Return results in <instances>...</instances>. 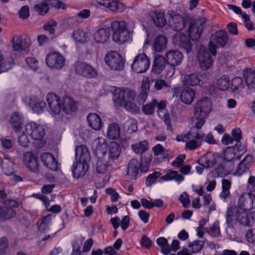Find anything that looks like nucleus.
Segmentation results:
<instances>
[{"mask_svg":"<svg viewBox=\"0 0 255 255\" xmlns=\"http://www.w3.org/2000/svg\"><path fill=\"white\" fill-rule=\"evenodd\" d=\"M46 101L52 114L58 115L62 109L67 114H71L76 111L77 106L74 100L66 97L63 99L62 103L60 99L55 94L49 93L47 95Z\"/></svg>","mask_w":255,"mask_h":255,"instance_id":"f03ea898","label":"nucleus"},{"mask_svg":"<svg viewBox=\"0 0 255 255\" xmlns=\"http://www.w3.org/2000/svg\"><path fill=\"white\" fill-rule=\"evenodd\" d=\"M167 41V37L164 35L157 36L154 40L153 46L154 50L157 52L162 51L165 49Z\"/></svg>","mask_w":255,"mask_h":255,"instance_id":"7c9ffc66","label":"nucleus"},{"mask_svg":"<svg viewBox=\"0 0 255 255\" xmlns=\"http://www.w3.org/2000/svg\"><path fill=\"white\" fill-rule=\"evenodd\" d=\"M204 245L203 241L196 240L193 243H189L188 244L189 248H192V253H196L201 251Z\"/></svg>","mask_w":255,"mask_h":255,"instance_id":"603ef678","label":"nucleus"},{"mask_svg":"<svg viewBox=\"0 0 255 255\" xmlns=\"http://www.w3.org/2000/svg\"><path fill=\"white\" fill-rule=\"evenodd\" d=\"M74 66L76 73L84 77L90 79L98 76L97 70L86 62L77 61Z\"/></svg>","mask_w":255,"mask_h":255,"instance_id":"423d86ee","label":"nucleus"},{"mask_svg":"<svg viewBox=\"0 0 255 255\" xmlns=\"http://www.w3.org/2000/svg\"><path fill=\"white\" fill-rule=\"evenodd\" d=\"M205 27V22L201 19L193 20L189 28L188 35L192 40H198Z\"/></svg>","mask_w":255,"mask_h":255,"instance_id":"f8f14e48","label":"nucleus"},{"mask_svg":"<svg viewBox=\"0 0 255 255\" xmlns=\"http://www.w3.org/2000/svg\"><path fill=\"white\" fill-rule=\"evenodd\" d=\"M89 168L88 163L77 162L73 164L72 172L73 177L80 178L84 176Z\"/></svg>","mask_w":255,"mask_h":255,"instance_id":"f3484780","label":"nucleus"},{"mask_svg":"<svg viewBox=\"0 0 255 255\" xmlns=\"http://www.w3.org/2000/svg\"><path fill=\"white\" fill-rule=\"evenodd\" d=\"M26 131L34 140H41L45 134L43 127L35 122H30L25 125Z\"/></svg>","mask_w":255,"mask_h":255,"instance_id":"6e6552de","label":"nucleus"},{"mask_svg":"<svg viewBox=\"0 0 255 255\" xmlns=\"http://www.w3.org/2000/svg\"><path fill=\"white\" fill-rule=\"evenodd\" d=\"M222 192L221 194V197L226 199L230 195L229 189L231 186V182L230 180L224 179L222 181Z\"/></svg>","mask_w":255,"mask_h":255,"instance_id":"de8ad7c7","label":"nucleus"},{"mask_svg":"<svg viewBox=\"0 0 255 255\" xmlns=\"http://www.w3.org/2000/svg\"><path fill=\"white\" fill-rule=\"evenodd\" d=\"M185 158V154L179 155L178 157H176V159L172 162V165L176 167L181 166L182 165Z\"/></svg>","mask_w":255,"mask_h":255,"instance_id":"338daca9","label":"nucleus"},{"mask_svg":"<svg viewBox=\"0 0 255 255\" xmlns=\"http://www.w3.org/2000/svg\"><path fill=\"white\" fill-rule=\"evenodd\" d=\"M253 162V156L251 155H247L239 163L237 169L236 174L241 175L247 172Z\"/></svg>","mask_w":255,"mask_h":255,"instance_id":"bb28decb","label":"nucleus"},{"mask_svg":"<svg viewBox=\"0 0 255 255\" xmlns=\"http://www.w3.org/2000/svg\"><path fill=\"white\" fill-rule=\"evenodd\" d=\"M41 159L43 164L50 170L54 171L58 170V161L52 153H43L41 155Z\"/></svg>","mask_w":255,"mask_h":255,"instance_id":"dca6fc26","label":"nucleus"},{"mask_svg":"<svg viewBox=\"0 0 255 255\" xmlns=\"http://www.w3.org/2000/svg\"><path fill=\"white\" fill-rule=\"evenodd\" d=\"M111 27L113 31V34H116L117 33L127 29V24L126 21L124 20H117L111 23Z\"/></svg>","mask_w":255,"mask_h":255,"instance_id":"ea45409f","label":"nucleus"},{"mask_svg":"<svg viewBox=\"0 0 255 255\" xmlns=\"http://www.w3.org/2000/svg\"><path fill=\"white\" fill-rule=\"evenodd\" d=\"M200 79L198 74L192 73L189 75H186L183 80V84L186 86H196L199 84Z\"/></svg>","mask_w":255,"mask_h":255,"instance_id":"f704fd0d","label":"nucleus"},{"mask_svg":"<svg viewBox=\"0 0 255 255\" xmlns=\"http://www.w3.org/2000/svg\"><path fill=\"white\" fill-rule=\"evenodd\" d=\"M131 37V33L127 29L116 34H113V40L119 43L123 44L129 41Z\"/></svg>","mask_w":255,"mask_h":255,"instance_id":"c756f323","label":"nucleus"},{"mask_svg":"<svg viewBox=\"0 0 255 255\" xmlns=\"http://www.w3.org/2000/svg\"><path fill=\"white\" fill-rule=\"evenodd\" d=\"M209 234L215 237H218L220 234V230L218 222H215L210 228Z\"/></svg>","mask_w":255,"mask_h":255,"instance_id":"13d9d810","label":"nucleus"},{"mask_svg":"<svg viewBox=\"0 0 255 255\" xmlns=\"http://www.w3.org/2000/svg\"><path fill=\"white\" fill-rule=\"evenodd\" d=\"M25 62L27 65L33 70L38 68V61L34 57H27L25 59Z\"/></svg>","mask_w":255,"mask_h":255,"instance_id":"6e6d98bb","label":"nucleus"},{"mask_svg":"<svg viewBox=\"0 0 255 255\" xmlns=\"http://www.w3.org/2000/svg\"><path fill=\"white\" fill-rule=\"evenodd\" d=\"M238 209L235 206L228 208L226 215V223L229 227H233L238 223Z\"/></svg>","mask_w":255,"mask_h":255,"instance_id":"412c9836","label":"nucleus"},{"mask_svg":"<svg viewBox=\"0 0 255 255\" xmlns=\"http://www.w3.org/2000/svg\"><path fill=\"white\" fill-rule=\"evenodd\" d=\"M34 9L39 15H44L48 12L49 6L48 5L46 0H43L40 3L35 4Z\"/></svg>","mask_w":255,"mask_h":255,"instance_id":"37998d69","label":"nucleus"},{"mask_svg":"<svg viewBox=\"0 0 255 255\" xmlns=\"http://www.w3.org/2000/svg\"><path fill=\"white\" fill-rule=\"evenodd\" d=\"M174 44L186 50L187 53L190 52L192 50V44L189 35L182 33L175 34L172 38Z\"/></svg>","mask_w":255,"mask_h":255,"instance_id":"1a4fd4ad","label":"nucleus"},{"mask_svg":"<svg viewBox=\"0 0 255 255\" xmlns=\"http://www.w3.org/2000/svg\"><path fill=\"white\" fill-rule=\"evenodd\" d=\"M23 161L30 170L36 172L38 169V165L36 157L31 152H27L23 154Z\"/></svg>","mask_w":255,"mask_h":255,"instance_id":"6ab92c4d","label":"nucleus"},{"mask_svg":"<svg viewBox=\"0 0 255 255\" xmlns=\"http://www.w3.org/2000/svg\"><path fill=\"white\" fill-rule=\"evenodd\" d=\"M89 126L93 129L98 130L102 127V122L100 117L95 113H90L87 117Z\"/></svg>","mask_w":255,"mask_h":255,"instance_id":"a878e982","label":"nucleus"},{"mask_svg":"<svg viewBox=\"0 0 255 255\" xmlns=\"http://www.w3.org/2000/svg\"><path fill=\"white\" fill-rule=\"evenodd\" d=\"M228 42V36L226 31L220 30L212 34L209 42L208 47L210 52L204 46L199 48L198 58L200 65L203 70H208L212 65L213 56L217 54V47H223Z\"/></svg>","mask_w":255,"mask_h":255,"instance_id":"f257e3e1","label":"nucleus"},{"mask_svg":"<svg viewBox=\"0 0 255 255\" xmlns=\"http://www.w3.org/2000/svg\"><path fill=\"white\" fill-rule=\"evenodd\" d=\"M121 154V147L116 142H112L109 146L108 162L114 161L117 159Z\"/></svg>","mask_w":255,"mask_h":255,"instance_id":"c85d7f7f","label":"nucleus"},{"mask_svg":"<svg viewBox=\"0 0 255 255\" xmlns=\"http://www.w3.org/2000/svg\"><path fill=\"white\" fill-rule=\"evenodd\" d=\"M75 159L77 162L88 163L90 155L87 147L84 145L78 146L75 149Z\"/></svg>","mask_w":255,"mask_h":255,"instance_id":"2eb2a0df","label":"nucleus"},{"mask_svg":"<svg viewBox=\"0 0 255 255\" xmlns=\"http://www.w3.org/2000/svg\"><path fill=\"white\" fill-rule=\"evenodd\" d=\"M103 5L115 12H122L126 9L125 5L118 0H112L110 3Z\"/></svg>","mask_w":255,"mask_h":255,"instance_id":"72a5a7b5","label":"nucleus"},{"mask_svg":"<svg viewBox=\"0 0 255 255\" xmlns=\"http://www.w3.org/2000/svg\"><path fill=\"white\" fill-rule=\"evenodd\" d=\"M112 93L113 94V100L117 107H122L124 103L127 100H134L135 93L134 91L128 89L123 88L113 87Z\"/></svg>","mask_w":255,"mask_h":255,"instance_id":"20e7f679","label":"nucleus"},{"mask_svg":"<svg viewBox=\"0 0 255 255\" xmlns=\"http://www.w3.org/2000/svg\"><path fill=\"white\" fill-rule=\"evenodd\" d=\"M157 104V101L153 99L151 103L143 106L142 110L145 115H151L154 113V107Z\"/></svg>","mask_w":255,"mask_h":255,"instance_id":"09e8293b","label":"nucleus"},{"mask_svg":"<svg viewBox=\"0 0 255 255\" xmlns=\"http://www.w3.org/2000/svg\"><path fill=\"white\" fill-rule=\"evenodd\" d=\"M16 216L15 211L7 207H0V218L3 220H9Z\"/></svg>","mask_w":255,"mask_h":255,"instance_id":"58836bf2","label":"nucleus"},{"mask_svg":"<svg viewBox=\"0 0 255 255\" xmlns=\"http://www.w3.org/2000/svg\"><path fill=\"white\" fill-rule=\"evenodd\" d=\"M236 158V155L233 148H228L224 151V159L227 161H231Z\"/></svg>","mask_w":255,"mask_h":255,"instance_id":"052dcab7","label":"nucleus"},{"mask_svg":"<svg viewBox=\"0 0 255 255\" xmlns=\"http://www.w3.org/2000/svg\"><path fill=\"white\" fill-rule=\"evenodd\" d=\"M194 126L192 127L188 132V134L190 139H202L204 137L205 135L201 131L199 130L201 128L197 127L196 126V122L193 121Z\"/></svg>","mask_w":255,"mask_h":255,"instance_id":"4c0bfd02","label":"nucleus"},{"mask_svg":"<svg viewBox=\"0 0 255 255\" xmlns=\"http://www.w3.org/2000/svg\"><path fill=\"white\" fill-rule=\"evenodd\" d=\"M160 175V172L157 171H155L152 174H149L146 179V185L147 186H151L152 184L156 182L157 178H159Z\"/></svg>","mask_w":255,"mask_h":255,"instance_id":"864d4df0","label":"nucleus"},{"mask_svg":"<svg viewBox=\"0 0 255 255\" xmlns=\"http://www.w3.org/2000/svg\"><path fill=\"white\" fill-rule=\"evenodd\" d=\"M140 162L137 159H131L128 165L127 174L130 176L131 179H135L137 175L140 167Z\"/></svg>","mask_w":255,"mask_h":255,"instance_id":"5701e85b","label":"nucleus"},{"mask_svg":"<svg viewBox=\"0 0 255 255\" xmlns=\"http://www.w3.org/2000/svg\"><path fill=\"white\" fill-rule=\"evenodd\" d=\"M46 2H47L48 6L51 5L52 7L58 9H65L66 8L64 3L59 0H46Z\"/></svg>","mask_w":255,"mask_h":255,"instance_id":"4d7b16f0","label":"nucleus"},{"mask_svg":"<svg viewBox=\"0 0 255 255\" xmlns=\"http://www.w3.org/2000/svg\"><path fill=\"white\" fill-rule=\"evenodd\" d=\"M105 60L108 66L113 70H122L124 67V60L117 52L109 53L105 56Z\"/></svg>","mask_w":255,"mask_h":255,"instance_id":"0eeeda50","label":"nucleus"},{"mask_svg":"<svg viewBox=\"0 0 255 255\" xmlns=\"http://www.w3.org/2000/svg\"><path fill=\"white\" fill-rule=\"evenodd\" d=\"M121 133V128L119 125L114 123L111 124L107 129V136L110 139L115 140L119 138Z\"/></svg>","mask_w":255,"mask_h":255,"instance_id":"2f4dec72","label":"nucleus"},{"mask_svg":"<svg viewBox=\"0 0 255 255\" xmlns=\"http://www.w3.org/2000/svg\"><path fill=\"white\" fill-rule=\"evenodd\" d=\"M87 33L85 32L83 30L78 29L73 31L72 37L75 41L80 43H83L87 41L88 38Z\"/></svg>","mask_w":255,"mask_h":255,"instance_id":"79ce46f5","label":"nucleus"},{"mask_svg":"<svg viewBox=\"0 0 255 255\" xmlns=\"http://www.w3.org/2000/svg\"><path fill=\"white\" fill-rule=\"evenodd\" d=\"M165 57L167 64L172 67L180 65L183 59V55L181 52L178 50H170L166 52Z\"/></svg>","mask_w":255,"mask_h":255,"instance_id":"ddd939ff","label":"nucleus"},{"mask_svg":"<svg viewBox=\"0 0 255 255\" xmlns=\"http://www.w3.org/2000/svg\"><path fill=\"white\" fill-rule=\"evenodd\" d=\"M184 176L178 174L177 171L168 170L167 173L162 176L160 179L163 181L175 180L178 182H180L184 180Z\"/></svg>","mask_w":255,"mask_h":255,"instance_id":"c9c22d12","label":"nucleus"},{"mask_svg":"<svg viewBox=\"0 0 255 255\" xmlns=\"http://www.w3.org/2000/svg\"><path fill=\"white\" fill-rule=\"evenodd\" d=\"M110 162H106L102 160V159H98L96 162V171L98 173L105 174L109 167Z\"/></svg>","mask_w":255,"mask_h":255,"instance_id":"49530a36","label":"nucleus"},{"mask_svg":"<svg viewBox=\"0 0 255 255\" xmlns=\"http://www.w3.org/2000/svg\"><path fill=\"white\" fill-rule=\"evenodd\" d=\"M148 146V142L144 140L132 144L131 148L134 153L141 154L147 150Z\"/></svg>","mask_w":255,"mask_h":255,"instance_id":"e433bc0d","label":"nucleus"},{"mask_svg":"<svg viewBox=\"0 0 255 255\" xmlns=\"http://www.w3.org/2000/svg\"><path fill=\"white\" fill-rule=\"evenodd\" d=\"M46 63L51 69H60L64 65L65 58L59 53L52 52L47 55Z\"/></svg>","mask_w":255,"mask_h":255,"instance_id":"9d476101","label":"nucleus"},{"mask_svg":"<svg viewBox=\"0 0 255 255\" xmlns=\"http://www.w3.org/2000/svg\"><path fill=\"white\" fill-rule=\"evenodd\" d=\"M238 209V223L243 226H248L249 225L250 220L248 217L247 211Z\"/></svg>","mask_w":255,"mask_h":255,"instance_id":"a18cd8bd","label":"nucleus"},{"mask_svg":"<svg viewBox=\"0 0 255 255\" xmlns=\"http://www.w3.org/2000/svg\"><path fill=\"white\" fill-rule=\"evenodd\" d=\"M131 100H127L123 105V106L127 111H128L132 113H137L139 111V108L136 105L131 102Z\"/></svg>","mask_w":255,"mask_h":255,"instance_id":"8fccbe9b","label":"nucleus"},{"mask_svg":"<svg viewBox=\"0 0 255 255\" xmlns=\"http://www.w3.org/2000/svg\"><path fill=\"white\" fill-rule=\"evenodd\" d=\"M246 237L249 242L255 244V229L249 230L247 233Z\"/></svg>","mask_w":255,"mask_h":255,"instance_id":"774afa93","label":"nucleus"},{"mask_svg":"<svg viewBox=\"0 0 255 255\" xmlns=\"http://www.w3.org/2000/svg\"><path fill=\"white\" fill-rule=\"evenodd\" d=\"M167 64L166 58L160 55L154 56L151 71L154 74H157L161 73Z\"/></svg>","mask_w":255,"mask_h":255,"instance_id":"a211bd4d","label":"nucleus"},{"mask_svg":"<svg viewBox=\"0 0 255 255\" xmlns=\"http://www.w3.org/2000/svg\"><path fill=\"white\" fill-rule=\"evenodd\" d=\"M23 118L17 112L13 113L11 116L10 124L15 132L20 131L23 124Z\"/></svg>","mask_w":255,"mask_h":255,"instance_id":"b1692460","label":"nucleus"},{"mask_svg":"<svg viewBox=\"0 0 255 255\" xmlns=\"http://www.w3.org/2000/svg\"><path fill=\"white\" fill-rule=\"evenodd\" d=\"M149 16L153 21L154 24L158 27H163L167 23L163 12L154 10L149 12Z\"/></svg>","mask_w":255,"mask_h":255,"instance_id":"aec40b11","label":"nucleus"},{"mask_svg":"<svg viewBox=\"0 0 255 255\" xmlns=\"http://www.w3.org/2000/svg\"><path fill=\"white\" fill-rule=\"evenodd\" d=\"M94 36L97 43H104L109 38V30L104 28H100L95 32Z\"/></svg>","mask_w":255,"mask_h":255,"instance_id":"473e14b6","label":"nucleus"},{"mask_svg":"<svg viewBox=\"0 0 255 255\" xmlns=\"http://www.w3.org/2000/svg\"><path fill=\"white\" fill-rule=\"evenodd\" d=\"M8 246V241L6 238H1L0 239V255H2L5 252Z\"/></svg>","mask_w":255,"mask_h":255,"instance_id":"e2e57ef3","label":"nucleus"},{"mask_svg":"<svg viewBox=\"0 0 255 255\" xmlns=\"http://www.w3.org/2000/svg\"><path fill=\"white\" fill-rule=\"evenodd\" d=\"M243 77L250 89L255 88V69L246 68L243 70Z\"/></svg>","mask_w":255,"mask_h":255,"instance_id":"4be33fe9","label":"nucleus"},{"mask_svg":"<svg viewBox=\"0 0 255 255\" xmlns=\"http://www.w3.org/2000/svg\"><path fill=\"white\" fill-rule=\"evenodd\" d=\"M242 17L244 19V23L245 26L249 30H252L254 29V24L251 21L249 16L247 15L246 13H242Z\"/></svg>","mask_w":255,"mask_h":255,"instance_id":"69168bd1","label":"nucleus"},{"mask_svg":"<svg viewBox=\"0 0 255 255\" xmlns=\"http://www.w3.org/2000/svg\"><path fill=\"white\" fill-rule=\"evenodd\" d=\"M51 221V218L50 215H47L44 217L41 220H39L37 223V224H40L39 225V230L43 232L45 231L50 223Z\"/></svg>","mask_w":255,"mask_h":255,"instance_id":"3c124183","label":"nucleus"},{"mask_svg":"<svg viewBox=\"0 0 255 255\" xmlns=\"http://www.w3.org/2000/svg\"><path fill=\"white\" fill-rule=\"evenodd\" d=\"M201 145V142H198L193 139H190L186 143V147L190 150H194L199 147Z\"/></svg>","mask_w":255,"mask_h":255,"instance_id":"bf43d9fd","label":"nucleus"},{"mask_svg":"<svg viewBox=\"0 0 255 255\" xmlns=\"http://www.w3.org/2000/svg\"><path fill=\"white\" fill-rule=\"evenodd\" d=\"M255 196L252 193H243L239 198L238 207L240 210L249 211L253 208V200Z\"/></svg>","mask_w":255,"mask_h":255,"instance_id":"4468645a","label":"nucleus"},{"mask_svg":"<svg viewBox=\"0 0 255 255\" xmlns=\"http://www.w3.org/2000/svg\"><path fill=\"white\" fill-rule=\"evenodd\" d=\"M150 83L147 79L146 80H143L141 86V92L137 98V102L139 104H143L147 97L149 91Z\"/></svg>","mask_w":255,"mask_h":255,"instance_id":"cd10ccee","label":"nucleus"},{"mask_svg":"<svg viewBox=\"0 0 255 255\" xmlns=\"http://www.w3.org/2000/svg\"><path fill=\"white\" fill-rule=\"evenodd\" d=\"M216 86L221 91H225L230 87V79L226 76H222L216 82Z\"/></svg>","mask_w":255,"mask_h":255,"instance_id":"a19ab883","label":"nucleus"},{"mask_svg":"<svg viewBox=\"0 0 255 255\" xmlns=\"http://www.w3.org/2000/svg\"><path fill=\"white\" fill-rule=\"evenodd\" d=\"M19 17L22 19H26L29 16V10L27 5L22 6L18 11Z\"/></svg>","mask_w":255,"mask_h":255,"instance_id":"0e129e2a","label":"nucleus"},{"mask_svg":"<svg viewBox=\"0 0 255 255\" xmlns=\"http://www.w3.org/2000/svg\"><path fill=\"white\" fill-rule=\"evenodd\" d=\"M11 42L13 50L16 51L22 50L21 38L20 37L14 36Z\"/></svg>","mask_w":255,"mask_h":255,"instance_id":"5fc2aeb1","label":"nucleus"},{"mask_svg":"<svg viewBox=\"0 0 255 255\" xmlns=\"http://www.w3.org/2000/svg\"><path fill=\"white\" fill-rule=\"evenodd\" d=\"M195 95V92L192 88L186 87L181 92L180 99L183 103L190 105L193 102Z\"/></svg>","mask_w":255,"mask_h":255,"instance_id":"393cba45","label":"nucleus"},{"mask_svg":"<svg viewBox=\"0 0 255 255\" xmlns=\"http://www.w3.org/2000/svg\"><path fill=\"white\" fill-rule=\"evenodd\" d=\"M169 16V24L171 29L175 31H180L185 26L184 19L182 15L175 11H168Z\"/></svg>","mask_w":255,"mask_h":255,"instance_id":"9b49d317","label":"nucleus"},{"mask_svg":"<svg viewBox=\"0 0 255 255\" xmlns=\"http://www.w3.org/2000/svg\"><path fill=\"white\" fill-rule=\"evenodd\" d=\"M212 108V102L208 97H203L199 100L194 108V115L192 121L196 122V126L202 128L206 122Z\"/></svg>","mask_w":255,"mask_h":255,"instance_id":"7ed1b4c3","label":"nucleus"},{"mask_svg":"<svg viewBox=\"0 0 255 255\" xmlns=\"http://www.w3.org/2000/svg\"><path fill=\"white\" fill-rule=\"evenodd\" d=\"M244 87L243 79L240 77H236L233 78L231 81V89L235 92L242 90Z\"/></svg>","mask_w":255,"mask_h":255,"instance_id":"c03bdc74","label":"nucleus"},{"mask_svg":"<svg viewBox=\"0 0 255 255\" xmlns=\"http://www.w3.org/2000/svg\"><path fill=\"white\" fill-rule=\"evenodd\" d=\"M46 104L44 102L36 103L32 106V110L37 114L41 113L43 111L44 108Z\"/></svg>","mask_w":255,"mask_h":255,"instance_id":"680f3d73","label":"nucleus"},{"mask_svg":"<svg viewBox=\"0 0 255 255\" xmlns=\"http://www.w3.org/2000/svg\"><path fill=\"white\" fill-rule=\"evenodd\" d=\"M150 64L149 58L144 53H141L134 57L131 68L137 73H142L148 69Z\"/></svg>","mask_w":255,"mask_h":255,"instance_id":"39448f33","label":"nucleus"}]
</instances>
